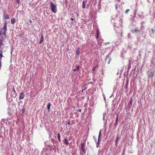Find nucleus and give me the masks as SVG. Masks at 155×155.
<instances>
[{"instance_id":"1","label":"nucleus","mask_w":155,"mask_h":155,"mask_svg":"<svg viewBox=\"0 0 155 155\" xmlns=\"http://www.w3.org/2000/svg\"><path fill=\"white\" fill-rule=\"evenodd\" d=\"M51 10L54 13H56L57 12V6L54 5L53 3L51 2L50 4Z\"/></svg>"},{"instance_id":"2","label":"nucleus","mask_w":155,"mask_h":155,"mask_svg":"<svg viewBox=\"0 0 155 155\" xmlns=\"http://www.w3.org/2000/svg\"><path fill=\"white\" fill-rule=\"evenodd\" d=\"M85 144L84 143H82L81 144V149L84 153H85L86 150L85 148Z\"/></svg>"},{"instance_id":"3","label":"nucleus","mask_w":155,"mask_h":155,"mask_svg":"<svg viewBox=\"0 0 155 155\" xmlns=\"http://www.w3.org/2000/svg\"><path fill=\"white\" fill-rule=\"evenodd\" d=\"M102 131V130H100L99 132V134L98 137V140L97 141V144H99V143L100 142V137L101 134V133Z\"/></svg>"},{"instance_id":"4","label":"nucleus","mask_w":155,"mask_h":155,"mask_svg":"<svg viewBox=\"0 0 155 155\" xmlns=\"http://www.w3.org/2000/svg\"><path fill=\"white\" fill-rule=\"evenodd\" d=\"M154 72L153 71H151L148 75V77L151 78L154 75Z\"/></svg>"},{"instance_id":"5","label":"nucleus","mask_w":155,"mask_h":155,"mask_svg":"<svg viewBox=\"0 0 155 155\" xmlns=\"http://www.w3.org/2000/svg\"><path fill=\"white\" fill-rule=\"evenodd\" d=\"M80 53V47H78L76 52V54L77 55H79Z\"/></svg>"},{"instance_id":"6","label":"nucleus","mask_w":155,"mask_h":155,"mask_svg":"<svg viewBox=\"0 0 155 155\" xmlns=\"http://www.w3.org/2000/svg\"><path fill=\"white\" fill-rule=\"evenodd\" d=\"M139 31H140V30L137 28H135L134 29L132 30V31L133 33H136Z\"/></svg>"},{"instance_id":"7","label":"nucleus","mask_w":155,"mask_h":155,"mask_svg":"<svg viewBox=\"0 0 155 155\" xmlns=\"http://www.w3.org/2000/svg\"><path fill=\"white\" fill-rule=\"evenodd\" d=\"M64 143L65 145H68L69 143L68 140L66 139H64L63 140Z\"/></svg>"},{"instance_id":"8","label":"nucleus","mask_w":155,"mask_h":155,"mask_svg":"<svg viewBox=\"0 0 155 155\" xmlns=\"http://www.w3.org/2000/svg\"><path fill=\"white\" fill-rule=\"evenodd\" d=\"M99 31L98 29H97V33H96V38L97 39L99 37Z\"/></svg>"},{"instance_id":"9","label":"nucleus","mask_w":155,"mask_h":155,"mask_svg":"<svg viewBox=\"0 0 155 155\" xmlns=\"http://www.w3.org/2000/svg\"><path fill=\"white\" fill-rule=\"evenodd\" d=\"M51 105V104L50 103H48V104L47 109L48 110V111H50V109Z\"/></svg>"},{"instance_id":"10","label":"nucleus","mask_w":155,"mask_h":155,"mask_svg":"<svg viewBox=\"0 0 155 155\" xmlns=\"http://www.w3.org/2000/svg\"><path fill=\"white\" fill-rule=\"evenodd\" d=\"M25 96L24 94L22 92L20 94V99H23L24 98Z\"/></svg>"},{"instance_id":"11","label":"nucleus","mask_w":155,"mask_h":155,"mask_svg":"<svg viewBox=\"0 0 155 155\" xmlns=\"http://www.w3.org/2000/svg\"><path fill=\"white\" fill-rule=\"evenodd\" d=\"M57 137H58V138L59 141L60 142L61 141L60 136V133H59L58 134Z\"/></svg>"},{"instance_id":"12","label":"nucleus","mask_w":155,"mask_h":155,"mask_svg":"<svg viewBox=\"0 0 155 155\" xmlns=\"http://www.w3.org/2000/svg\"><path fill=\"white\" fill-rule=\"evenodd\" d=\"M19 1H18V0H17V2H16L15 5L17 7H19Z\"/></svg>"},{"instance_id":"13","label":"nucleus","mask_w":155,"mask_h":155,"mask_svg":"<svg viewBox=\"0 0 155 155\" xmlns=\"http://www.w3.org/2000/svg\"><path fill=\"white\" fill-rule=\"evenodd\" d=\"M119 114H117V118H116V120L115 123V125H117V122L118 120V117Z\"/></svg>"},{"instance_id":"14","label":"nucleus","mask_w":155,"mask_h":155,"mask_svg":"<svg viewBox=\"0 0 155 155\" xmlns=\"http://www.w3.org/2000/svg\"><path fill=\"white\" fill-rule=\"evenodd\" d=\"M3 41V38L2 37L0 38V46H1L2 45V42Z\"/></svg>"},{"instance_id":"15","label":"nucleus","mask_w":155,"mask_h":155,"mask_svg":"<svg viewBox=\"0 0 155 155\" xmlns=\"http://www.w3.org/2000/svg\"><path fill=\"white\" fill-rule=\"evenodd\" d=\"M82 8H83L84 9L85 8V2L84 1H83V4H82Z\"/></svg>"},{"instance_id":"16","label":"nucleus","mask_w":155,"mask_h":155,"mask_svg":"<svg viewBox=\"0 0 155 155\" xmlns=\"http://www.w3.org/2000/svg\"><path fill=\"white\" fill-rule=\"evenodd\" d=\"M3 28H4V29L5 30V31L7 30V29H6V23H4V27Z\"/></svg>"},{"instance_id":"17","label":"nucleus","mask_w":155,"mask_h":155,"mask_svg":"<svg viewBox=\"0 0 155 155\" xmlns=\"http://www.w3.org/2000/svg\"><path fill=\"white\" fill-rule=\"evenodd\" d=\"M79 67H80L79 66H77V68L74 69L73 70V71H78V70H79Z\"/></svg>"},{"instance_id":"18","label":"nucleus","mask_w":155,"mask_h":155,"mask_svg":"<svg viewBox=\"0 0 155 155\" xmlns=\"http://www.w3.org/2000/svg\"><path fill=\"white\" fill-rule=\"evenodd\" d=\"M120 139V137H118V136L116 138V140H115V142H116V143H117V141Z\"/></svg>"},{"instance_id":"19","label":"nucleus","mask_w":155,"mask_h":155,"mask_svg":"<svg viewBox=\"0 0 155 155\" xmlns=\"http://www.w3.org/2000/svg\"><path fill=\"white\" fill-rule=\"evenodd\" d=\"M15 22V18H13L11 19V23L12 24L14 23Z\"/></svg>"},{"instance_id":"20","label":"nucleus","mask_w":155,"mask_h":155,"mask_svg":"<svg viewBox=\"0 0 155 155\" xmlns=\"http://www.w3.org/2000/svg\"><path fill=\"white\" fill-rule=\"evenodd\" d=\"M43 38H41L40 41L39 42V44H41L43 42Z\"/></svg>"},{"instance_id":"21","label":"nucleus","mask_w":155,"mask_h":155,"mask_svg":"<svg viewBox=\"0 0 155 155\" xmlns=\"http://www.w3.org/2000/svg\"><path fill=\"white\" fill-rule=\"evenodd\" d=\"M130 9H128V10H126V12H125V13L127 14H128V12L130 11Z\"/></svg>"},{"instance_id":"22","label":"nucleus","mask_w":155,"mask_h":155,"mask_svg":"<svg viewBox=\"0 0 155 155\" xmlns=\"http://www.w3.org/2000/svg\"><path fill=\"white\" fill-rule=\"evenodd\" d=\"M68 125H72V124H71V121H68Z\"/></svg>"},{"instance_id":"23","label":"nucleus","mask_w":155,"mask_h":155,"mask_svg":"<svg viewBox=\"0 0 155 155\" xmlns=\"http://www.w3.org/2000/svg\"><path fill=\"white\" fill-rule=\"evenodd\" d=\"M98 67V64H97L94 67V68H97Z\"/></svg>"},{"instance_id":"24","label":"nucleus","mask_w":155,"mask_h":155,"mask_svg":"<svg viewBox=\"0 0 155 155\" xmlns=\"http://www.w3.org/2000/svg\"><path fill=\"white\" fill-rule=\"evenodd\" d=\"M25 111V109L24 108H23L22 110V112L23 113H24Z\"/></svg>"},{"instance_id":"25","label":"nucleus","mask_w":155,"mask_h":155,"mask_svg":"<svg viewBox=\"0 0 155 155\" xmlns=\"http://www.w3.org/2000/svg\"><path fill=\"white\" fill-rule=\"evenodd\" d=\"M5 18L6 19H8L9 18V16L8 15H6V16L5 17Z\"/></svg>"},{"instance_id":"26","label":"nucleus","mask_w":155,"mask_h":155,"mask_svg":"<svg viewBox=\"0 0 155 155\" xmlns=\"http://www.w3.org/2000/svg\"><path fill=\"white\" fill-rule=\"evenodd\" d=\"M3 56L2 53H0V58H2Z\"/></svg>"},{"instance_id":"27","label":"nucleus","mask_w":155,"mask_h":155,"mask_svg":"<svg viewBox=\"0 0 155 155\" xmlns=\"http://www.w3.org/2000/svg\"><path fill=\"white\" fill-rule=\"evenodd\" d=\"M1 59L0 60V69H1Z\"/></svg>"},{"instance_id":"28","label":"nucleus","mask_w":155,"mask_h":155,"mask_svg":"<svg viewBox=\"0 0 155 155\" xmlns=\"http://www.w3.org/2000/svg\"><path fill=\"white\" fill-rule=\"evenodd\" d=\"M132 99H131L130 100V104H131L132 103Z\"/></svg>"},{"instance_id":"29","label":"nucleus","mask_w":155,"mask_h":155,"mask_svg":"<svg viewBox=\"0 0 155 155\" xmlns=\"http://www.w3.org/2000/svg\"><path fill=\"white\" fill-rule=\"evenodd\" d=\"M99 144H97V145H96V147L97 148H98L99 147Z\"/></svg>"},{"instance_id":"30","label":"nucleus","mask_w":155,"mask_h":155,"mask_svg":"<svg viewBox=\"0 0 155 155\" xmlns=\"http://www.w3.org/2000/svg\"><path fill=\"white\" fill-rule=\"evenodd\" d=\"M71 20H72V21L74 20V19L73 18H71Z\"/></svg>"},{"instance_id":"31","label":"nucleus","mask_w":155,"mask_h":155,"mask_svg":"<svg viewBox=\"0 0 155 155\" xmlns=\"http://www.w3.org/2000/svg\"><path fill=\"white\" fill-rule=\"evenodd\" d=\"M95 68H94V67L93 68V69H92V70L93 71H95Z\"/></svg>"},{"instance_id":"32","label":"nucleus","mask_w":155,"mask_h":155,"mask_svg":"<svg viewBox=\"0 0 155 155\" xmlns=\"http://www.w3.org/2000/svg\"><path fill=\"white\" fill-rule=\"evenodd\" d=\"M43 38V36L42 34V35H41V38Z\"/></svg>"},{"instance_id":"33","label":"nucleus","mask_w":155,"mask_h":155,"mask_svg":"<svg viewBox=\"0 0 155 155\" xmlns=\"http://www.w3.org/2000/svg\"><path fill=\"white\" fill-rule=\"evenodd\" d=\"M30 21V23H31V22H32V21L31 20H30V21Z\"/></svg>"},{"instance_id":"34","label":"nucleus","mask_w":155,"mask_h":155,"mask_svg":"<svg viewBox=\"0 0 155 155\" xmlns=\"http://www.w3.org/2000/svg\"><path fill=\"white\" fill-rule=\"evenodd\" d=\"M79 16V14L78 13L77 14V16Z\"/></svg>"},{"instance_id":"35","label":"nucleus","mask_w":155,"mask_h":155,"mask_svg":"<svg viewBox=\"0 0 155 155\" xmlns=\"http://www.w3.org/2000/svg\"><path fill=\"white\" fill-rule=\"evenodd\" d=\"M14 91L15 92V90H14Z\"/></svg>"},{"instance_id":"36","label":"nucleus","mask_w":155,"mask_h":155,"mask_svg":"<svg viewBox=\"0 0 155 155\" xmlns=\"http://www.w3.org/2000/svg\"><path fill=\"white\" fill-rule=\"evenodd\" d=\"M79 111L80 112H81V110H79Z\"/></svg>"},{"instance_id":"37","label":"nucleus","mask_w":155,"mask_h":155,"mask_svg":"<svg viewBox=\"0 0 155 155\" xmlns=\"http://www.w3.org/2000/svg\"><path fill=\"white\" fill-rule=\"evenodd\" d=\"M110 61L108 62V63L109 64Z\"/></svg>"},{"instance_id":"38","label":"nucleus","mask_w":155,"mask_h":155,"mask_svg":"<svg viewBox=\"0 0 155 155\" xmlns=\"http://www.w3.org/2000/svg\"><path fill=\"white\" fill-rule=\"evenodd\" d=\"M72 17H73V14H72Z\"/></svg>"},{"instance_id":"39","label":"nucleus","mask_w":155,"mask_h":155,"mask_svg":"<svg viewBox=\"0 0 155 155\" xmlns=\"http://www.w3.org/2000/svg\"><path fill=\"white\" fill-rule=\"evenodd\" d=\"M148 2H150L149 1H148Z\"/></svg>"},{"instance_id":"40","label":"nucleus","mask_w":155,"mask_h":155,"mask_svg":"<svg viewBox=\"0 0 155 155\" xmlns=\"http://www.w3.org/2000/svg\"><path fill=\"white\" fill-rule=\"evenodd\" d=\"M72 24H73V22H72Z\"/></svg>"}]
</instances>
